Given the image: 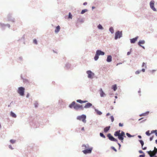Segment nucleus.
<instances>
[{
    "mask_svg": "<svg viewBox=\"0 0 157 157\" xmlns=\"http://www.w3.org/2000/svg\"><path fill=\"white\" fill-rule=\"evenodd\" d=\"M149 113V111H147V112H145V113H142V114H140L139 115L141 117V116H146L148 115V114Z\"/></svg>",
    "mask_w": 157,
    "mask_h": 157,
    "instance_id": "20",
    "label": "nucleus"
},
{
    "mask_svg": "<svg viewBox=\"0 0 157 157\" xmlns=\"http://www.w3.org/2000/svg\"><path fill=\"white\" fill-rule=\"evenodd\" d=\"M71 66V64L69 63H67L65 64V67L69 69L70 68Z\"/></svg>",
    "mask_w": 157,
    "mask_h": 157,
    "instance_id": "31",
    "label": "nucleus"
},
{
    "mask_svg": "<svg viewBox=\"0 0 157 157\" xmlns=\"http://www.w3.org/2000/svg\"><path fill=\"white\" fill-rule=\"evenodd\" d=\"M109 31L112 33L113 34L114 33V30L113 27L112 26L110 27L109 28Z\"/></svg>",
    "mask_w": 157,
    "mask_h": 157,
    "instance_id": "27",
    "label": "nucleus"
},
{
    "mask_svg": "<svg viewBox=\"0 0 157 157\" xmlns=\"http://www.w3.org/2000/svg\"><path fill=\"white\" fill-rule=\"evenodd\" d=\"M82 100L81 99H78L76 100V102H77L80 103V104H82Z\"/></svg>",
    "mask_w": 157,
    "mask_h": 157,
    "instance_id": "36",
    "label": "nucleus"
},
{
    "mask_svg": "<svg viewBox=\"0 0 157 157\" xmlns=\"http://www.w3.org/2000/svg\"><path fill=\"white\" fill-rule=\"evenodd\" d=\"M106 61L108 63H110L112 61V56L110 55H108L107 56Z\"/></svg>",
    "mask_w": 157,
    "mask_h": 157,
    "instance_id": "18",
    "label": "nucleus"
},
{
    "mask_svg": "<svg viewBox=\"0 0 157 157\" xmlns=\"http://www.w3.org/2000/svg\"><path fill=\"white\" fill-rule=\"evenodd\" d=\"M140 47H141L142 48H143L144 49H145V48L144 46L143 45H141V46H140Z\"/></svg>",
    "mask_w": 157,
    "mask_h": 157,
    "instance_id": "63",
    "label": "nucleus"
},
{
    "mask_svg": "<svg viewBox=\"0 0 157 157\" xmlns=\"http://www.w3.org/2000/svg\"><path fill=\"white\" fill-rule=\"evenodd\" d=\"M154 152V151H151V150H150L149 151H147V153L149 154V155H150L149 153L150 152Z\"/></svg>",
    "mask_w": 157,
    "mask_h": 157,
    "instance_id": "47",
    "label": "nucleus"
},
{
    "mask_svg": "<svg viewBox=\"0 0 157 157\" xmlns=\"http://www.w3.org/2000/svg\"><path fill=\"white\" fill-rule=\"evenodd\" d=\"M72 15L70 12H69L68 14V18L70 19H72Z\"/></svg>",
    "mask_w": 157,
    "mask_h": 157,
    "instance_id": "34",
    "label": "nucleus"
},
{
    "mask_svg": "<svg viewBox=\"0 0 157 157\" xmlns=\"http://www.w3.org/2000/svg\"><path fill=\"white\" fill-rule=\"evenodd\" d=\"M144 66H145V68H146L147 67L146 65V64L144 62H143L142 63V67H144Z\"/></svg>",
    "mask_w": 157,
    "mask_h": 157,
    "instance_id": "45",
    "label": "nucleus"
},
{
    "mask_svg": "<svg viewBox=\"0 0 157 157\" xmlns=\"http://www.w3.org/2000/svg\"><path fill=\"white\" fill-rule=\"evenodd\" d=\"M138 152L140 154H145L144 152L141 150H140Z\"/></svg>",
    "mask_w": 157,
    "mask_h": 157,
    "instance_id": "46",
    "label": "nucleus"
},
{
    "mask_svg": "<svg viewBox=\"0 0 157 157\" xmlns=\"http://www.w3.org/2000/svg\"><path fill=\"white\" fill-rule=\"evenodd\" d=\"M145 43V41L144 40H140L137 43V44L139 46L142 45V44H144Z\"/></svg>",
    "mask_w": 157,
    "mask_h": 157,
    "instance_id": "17",
    "label": "nucleus"
},
{
    "mask_svg": "<svg viewBox=\"0 0 157 157\" xmlns=\"http://www.w3.org/2000/svg\"><path fill=\"white\" fill-rule=\"evenodd\" d=\"M16 142V140L13 139H11L10 140V143L12 144H14Z\"/></svg>",
    "mask_w": 157,
    "mask_h": 157,
    "instance_id": "37",
    "label": "nucleus"
},
{
    "mask_svg": "<svg viewBox=\"0 0 157 157\" xmlns=\"http://www.w3.org/2000/svg\"><path fill=\"white\" fill-rule=\"evenodd\" d=\"M122 34L121 31H117L115 33L114 39L115 40L119 39L122 36Z\"/></svg>",
    "mask_w": 157,
    "mask_h": 157,
    "instance_id": "5",
    "label": "nucleus"
},
{
    "mask_svg": "<svg viewBox=\"0 0 157 157\" xmlns=\"http://www.w3.org/2000/svg\"><path fill=\"white\" fill-rule=\"evenodd\" d=\"M135 136L134 135H131L130 134L128 133V137L130 138L131 137H133Z\"/></svg>",
    "mask_w": 157,
    "mask_h": 157,
    "instance_id": "43",
    "label": "nucleus"
},
{
    "mask_svg": "<svg viewBox=\"0 0 157 157\" xmlns=\"http://www.w3.org/2000/svg\"><path fill=\"white\" fill-rule=\"evenodd\" d=\"M34 105L35 108H37L38 107V104L37 101H35Z\"/></svg>",
    "mask_w": 157,
    "mask_h": 157,
    "instance_id": "39",
    "label": "nucleus"
},
{
    "mask_svg": "<svg viewBox=\"0 0 157 157\" xmlns=\"http://www.w3.org/2000/svg\"><path fill=\"white\" fill-rule=\"evenodd\" d=\"M93 148L91 147L90 148H88L87 149L84 150L82 151V152L85 154H90L91 153Z\"/></svg>",
    "mask_w": 157,
    "mask_h": 157,
    "instance_id": "8",
    "label": "nucleus"
},
{
    "mask_svg": "<svg viewBox=\"0 0 157 157\" xmlns=\"http://www.w3.org/2000/svg\"><path fill=\"white\" fill-rule=\"evenodd\" d=\"M153 151L154 152L155 151L156 153V152H157V148H156V147H154V150Z\"/></svg>",
    "mask_w": 157,
    "mask_h": 157,
    "instance_id": "48",
    "label": "nucleus"
},
{
    "mask_svg": "<svg viewBox=\"0 0 157 157\" xmlns=\"http://www.w3.org/2000/svg\"><path fill=\"white\" fill-rule=\"evenodd\" d=\"M7 19L9 21H11L13 22H14V18L11 17V14L10 13L8 14Z\"/></svg>",
    "mask_w": 157,
    "mask_h": 157,
    "instance_id": "16",
    "label": "nucleus"
},
{
    "mask_svg": "<svg viewBox=\"0 0 157 157\" xmlns=\"http://www.w3.org/2000/svg\"><path fill=\"white\" fill-rule=\"evenodd\" d=\"M105 54V52L100 49H98L96 50L95 55L94 57L95 61H97L99 58V56H104Z\"/></svg>",
    "mask_w": 157,
    "mask_h": 157,
    "instance_id": "2",
    "label": "nucleus"
},
{
    "mask_svg": "<svg viewBox=\"0 0 157 157\" xmlns=\"http://www.w3.org/2000/svg\"><path fill=\"white\" fill-rule=\"evenodd\" d=\"M19 59L20 60L22 61V57L20 56L19 57Z\"/></svg>",
    "mask_w": 157,
    "mask_h": 157,
    "instance_id": "57",
    "label": "nucleus"
},
{
    "mask_svg": "<svg viewBox=\"0 0 157 157\" xmlns=\"http://www.w3.org/2000/svg\"><path fill=\"white\" fill-rule=\"evenodd\" d=\"M86 117L85 114H82L80 116H78L76 117V119L77 120L79 121H81L84 123H85L86 122Z\"/></svg>",
    "mask_w": 157,
    "mask_h": 157,
    "instance_id": "4",
    "label": "nucleus"
},
{
    "mask_svg": "<svg viewBox=\"0 0 157 157\" xmlns=\"http://www.w3.org/2000/svg\"><path fill=\"white\" fill-rule=\"evenodd\" d=\"M99 94L100 96L101 97H103L106 95V94L105 92L103 91L102 89L101 88H100L99 90Z\"/></svg>",
    "mask_w": 157,
    "mask_h": 157,
    "instance_id": "15",
    "label": "nucleus"
},
{
    "mask_svg": "<svg viewBox=\"0 0 157 157\" xmlns=\"http://www.w3.org/2000/svg\"><path fill=\"white\" fill-rule=\"evenodd\" d=\"M100 136L101 137H102L103 138H105V136L102 132H100Z\"/></svg>",
    "mask_w": 157,
    "mask_h": 157,
    "instance_id": "32",
    "label": "nucleus"
},
{
    "mask_svg": "<svg viewBox=\"0 0 157 157\" xmlns=\"http://www.w3.org/2000/svg\"><path fill=\"white\" fill-rule=\"evenodd\" d=\"M119 127H122L123 126V124L121 123H120L119 124Z\"/></svg>",
    "mask_w": 157,
    "mask_h": 157,
    "instance_id": "49",
    "label": "nucleus"
},
{
    "mask_svg": "<svg viewBox=\"0 0 157 157\" xmlns=\"http://www.w3.org/2000/svg\"><path fill=\"white\" fill-rule=\"evenodd\" d=\"M117 144H118V146H119V149L121 146V144L119 143L118 142V141L117 142H116Z\"/></svg>",
    "mask_w": 157,
    "mask_h": 157,
    "instance_id": "51",
    "label": "nucleus"
},
{
    "mask_svg": "<svg viewBox=\"0 0 157 157\" xmlns=\"http://www.w3.org/2000/svg\"><path fill=\"white\" fill-rule=\"evenodd\" d=\"M110 126H108L106 127L104 129V132L105 133H107L110 130Z\"/></svg>",
    "mask_w": 157,
    "mask_h": 157,
    "instance_id": "19",
    "label": "nucleus"
},
{
    "mask_svg": "<svg viewBox=\"0 0 157 157\" xmlns=\"http://www.w3.org/2000/svg\"><path fill=\"white\" fill-rule=\"evenodd\" d=\"M139 37V36H137L135 38L130 39V42L131 44H134L137 41Z\"/></svg>",
    "mask_w": 157,
    "mask_h": 157,
    "instance_id": "13",
    "label": "nucleus"
},
{
    "mask_svg": "<svg viewBox=\"0 0 157 157\" xmlns=\"http://www.w3.org/2000/svg\"><path fill=\"white\" fill-rule=\"evenodd\" d=\"M84 108V107L83 106V105L77 103L76 106L75 107V109L76 110H78L79 109H80L81 110H83Z\"/></svg>",
    "mask_w": 157,
    "mask_h": 157,
    "instance_id": "9",
    "label": "nucleus"
},
{
    "mask_svg": "<svg viewBox=\"0 0 157 157\" xmlns=\"http://www.w3.org/2000/svg\"><path fill=\"white\" fill-rule=\"evenodd\" d=\"M154 3L155 1L152 0L150 2V6L152 10L154 11H157L156 9L154 7Z\"/></svg>",
    "mask_w": 157,
    "mask_h": 157,
    "instance_id": "10",
    "label": "nucleus"
},
{
    "mask_svg": "<svg viewBox=\"0 0 157 157\" xmlns=\"http://www.w3.org/2000/svg\"><path fill=\"white\" fill-rule=\"evenodd\" d=\"M87 4V3L86 2H85L83 3V5L84 6L86 5Z\"/></svg>",
    "mask_w": 157,
    "mask_h": 157,
    "instance_id": "61",
    "label": "nucleus"
},
{
    "mask_svg": "<svg viewBox=\"0 0 157 157\" xmlns=\"http://www.w3.org/2000/svg\"><path fill=\"white\" fill-rule=\"evenodd\" d=\"M141 71V70H137L136 71L135 74H136V75L139 74L140 73Z\"/></svg>",
    "mask_w": 157,
    "mask_h": 157,
    "instance_id": "41",
    "label": "nucleus"
},
{
    "mask_svg": "<svg viewBox=\"0 0 157 157\" xmlns=\"http://www.w3.org/2000/svg\"><path fill=\"white\" fill-rule=\"evenodd\" d=\"M92 103L88 102L86 103L85 106H84L85 109H88L90 108L91 107L93 106Z\"/></svg>",
    "mask_w": 157,
    "mask_h": 157,
    "instance_id": "14",
    "label": "nucleus"
},
{
    "mask_svg": "<svg viewBox=\"0 0 157 157\" xmlns=\"http://www.w3.org/2000/svg\"><path fill=\"white\" fill-rule=\"evenodd\" d=\"M87 102H88V101L87 100H82V104L86 103H87Z\"/></svg>",
    "mask_w": 157,
    "mask_h": 157,
    "instance_id": "52",
    "label": "nucleus"
},
{
    "mask_svg": "<svg viewBox=\"0 0 157 157\" xmlns=\"http://www.w3.org/2000/svg\"><path fill=\"white\" fill-rule=\"evenodd\" d=\"M155 132H157V130H152L151 131V134H153L154 133H155Z\"/></svg>",
    "mask_w": 157,
    "mask_h": 157,
    "instance_id": "42",
    "label": "nucleus"
},
{
    "mask_svg": "<svg viewBox=\"0 0 157 157\" xmlns=\"http://www.w3.org/2000/svg\"><path fill=\"white\" fill-rule=\"evenodd\" d=\"M141 70V71H142L143 72H144L145 71V70L144 68H142Z\"/></svg>",
    "mask_w": 157,
    "mask_h": 157,
    "instance_id": "59",
    "label": "nucleus"
},
{
    "mask_svg": "<svg viewBox=\"0 0 157 157\" xmlns=\"http://www.w3.org/2000/svg\"><path fill=\"white\" fill-rule=\"evenodd\" d=\"M9 147L12 150L13 149V148L12 147L11 145H9Z\"/></svg>",
    "mask_w": 157,
    "mask_h": 157,
    "instance_id": "54",
    "label": "nucleus"
},
{
    "mask_svg": "<svg viewBox=\"0 0 157 157\" xmlns=\"http://www.w3.org/2000/svg\"><path fill=\"white\" fill-rule=\"evenodd\" d=\"M114 136L116 137H117L118 139L123 142L124 137H126L125 132L120 130L116 131L114 133Z\"/></svg>",
    "mask_w": 157,
    "mask_h": 157,
    "instance_id": "1",
    "label": "nucleus"
},
{
    "mask_svg": "<svg viewBox=\"0 0 157 157\" xmlns=\"http://www.w3.org/2000/svg\"><path fill=\"white\" fill-rule=\"evenodd\" d=\"M111 148L113 150H114L115 151L117 152V150L113 146H112L111 147Z\"/></svg>",
    "mask_w": 157,
    "mask_h": 157,
    "instance_id": "38",
    "label": "nucleus"
},
{
    "mask_svg": "<svg viewBox=\"0 0 157 157\" xmlns=\"http://www.w3.org/2000/svg\"><path fill=\"white\" fill-rule=\"evenodd\" d=\"M79 21L80 22H83V21L82 19H80L79 20Z\"/></svg>",
    "mask_w": 157,
    "mask_h": 157,
    "instance_id": "62",
    "label": "nucleus"
},
{
    "mask_svg": "<svg viewBox=\"0 0 157 157\" xmlns=\"http://www.w3.org/2000/svg\"><path fill=\"white\" fill-rule=\"evenodd\" d=\"M25 87L21 86L18 88L17 90V93L21 96H24L25 95Z\"/></svg>",
    "mask_w": 157,
    "mask_h": 157,
    "instance_id": "3",
    "label": "nucleus"
},
{
    "mask_svg": "<svg viewBox=\"0 0 157 157\" xmlns=\"http://www.w3.org/2000/svg\"><path fill=\"white\" fill-rule=\"evenodd\" d=\"M145 134L147 136H150V135L151 134V133H150V131L149 130H148L147 131H146V132Z\"/></svg>",
    "mask_w": 157,
    "mask_h": 157,
    "instance_id": "33",
    "label": "nucleus"
},
{
    "mask_svg": "<svg viewBox=\"0 0 157 157\" xmlns=\"http://www.w3.org/2000/svg\"><path fill=\"white\" fill-rule=\"evenodd\" d=\"M33 43L36 44H37V40L36 39H34L33 40Z\"/></svg>",
    "mask_w": 157,
    "mask_h": 157,
    "instance_id": "40",
    "label": "nucleus"
},
{
    "mask_svg": "<svg viewBox=\"0 0 157 157\" xmlns=\"http://www.w3.org/2000/svg\"><path fill=\"white\" fill-rule=\"evenodd\" d=\"M146 120V119H145L143 120H142V121H140V123H143L144 122H145Z\"/></svg>",
    "mask_w": 157,
    "mask_h": 157,
    "instance_id": "56",
    "label": "nucleus"
},
{
    "mask_svg": "<svg viewBox=\"0 0 157 157\" xmlns=\"http://www.w3.org/2000/svg\"><path fill=\"white\" fill-rule=\"evenodd\" d=\"M92 108L94 110L95 113L97 115H101L102 114V113L98 109H96L94 106H92Z\"/></svg>",
    "mask_w": 157,
    "mask_h": 157,
    "instance_id": "11",
    "label": "nucleus"
},
{
    "mask_svg": "<svg viewBox=\"0 0 157 157\" xmlns=\"http://www.w3.org/2000/svg\"><path fill=\"white\" fill-rule=\"evenodd\" d=\"M10 116L13 118H16L17 117L16 114L12 111L10 112Z\"/></svg>",
    "mask_w": 157,
    "mask_h": 157,
    "instance_id": "24",
    "label": "nucleus"
},
{
    "mask_svg": "<svg viewBox=\"0 0 157 157\" xmlns=\"http://www.w3.org/2000/svg\"><path fill=\"white\" fill-rule=\"evenodd\" d=\"M117 85L116 84L113 85L111 87V89L114 91L117 90Z\"/></svg>",
    "mask_w": 157,
    "mask_h": 157,
    "instance_id": "23",
    "label": "nucleus"
},
{
    "mask_svg": "<svg viewBox=\"0 0 157 157\" xmlns=\"http://www.w3.org/2000/svg\"><path fill=\"white\" fill-rule=\"evenodd\" d=\"M110 119L112 122H113L114 119V117L113 116H110Z\"/></svg>",
    "mask_w": 157,
    "mask_h": 157,
    "instance_id": "35",
    "label": "nucleus"
},
{
    "mask_svg": "<svg viewBox=\"0 0 157 157\" xmlns=\"http://www.w3.org/2000/svg\"><path fill=\"white\" fill-rule=\"evenodd\" d=\"M60 29V26L59 25H58L56 28L55 29V33H58Z\"/></svg>",
    "mask_w": 157,
    "mask_h": 157,
    "instance_id": "21",
    "label": "nucleus"
},
{
    "mask_svg": "<svg viewBox=\"0 0 157 157\" xmlns=\"http://www.w3.org/2000/svg\"><path fill=\"white\" fill-rule=\"evenodd\" d=\"M29 93H27V94L26 95V97L27 98H28L29 97Z\"/></svg>",
    "mask_w": 157,
    "mask_h": 157,
    "instance_id": "60",
    "label": "nucleus"
},
{
    "mask_svg": "<svg viewBox=\"0 0 157 157\" xmlns=\"http://www.w3.org/2000/svg\"><path fill=\"white\" fill-rule=\"evenodd\" d=\"M0 26L2 28V30H4L5 29V27L6 26V24L0 23Z\"/></svg>",
    "mask_w": 157,
    "mask_h": 157,
    "instance_id": "25",
    "label": "nucleus"
},
{
    "mask_svg": "<svg viewBox=\"0 0 157 157\" xmlns=\"http://www.w3.org/2000/svg\"><path fill=\"white\" fill-rule=\"evenodd\" d=\"M138 137L140 139L142 138V136L140 135H138Z\"/></svg>",
    "mask_w": 157,
    "mask_h": 157,
    "instance_id": "64",
    "label": "nucleus"
},
{
    "mask_svg": "<svg viewBox=\"0 0 157 157\" xmlns=\"http://www.w3.org/2000/svg\"><path fill=\"white\" fill-rule=\"evenodd\" d=\"M88 11V10L87 9H83L82 10L81 13H80L81 14H84V13H85L87 12Z\"/></svg>",
    "mask_w": 157,
    "mask_h": 157,
    "instance_id": "30",
    "label": "nucleus"
},
{
    "mask_svg": "<svg viewBox=\"0 0 157 157\" xmlns=\"http://www.w3.org/2000/svg\"><path fill=\"white\" fill-rule=\"evenodd\" d=\"M138 93L139 94H139V96H140L141 95V94H140V93H141V91H140V89H139V90L138 91Z\"/></svg>",
    "mask_w": 157,
    "mask_h": 157,
    "instance_id": "53",
    "label": "nucleus"
},
{
    "mask_svg": "<svg viewBox=\"0 0 157 157\" xmlns=\"http://www.w3.org/2000/svg\"><path fill=\"white\" fill-rule=\"evenodd\" d=\"M21 78L23 80V82L26 84H28L29 83V81L28 79L23 78L22 76H21Z\"/></svg>",
    "mask_w": 157,
    "mask_h": 157,
    "instance_id": "22",
    "label": "nucleus"
},
{
    "mask_svg": "<svg viewBox=\"0 0 157 157\" xmlns=\"http://www.w3.org/2000/svg\"><path fill=\"white\" fill-rule=\"evenodd\" d=\"M87 74V77L88 78L92 79L94 75V74L90 70H88L86 71Z\"/></svg>",
    "mask_w": 157,
    "mask_h": 157,
    "instance_id": "6",
    "label": "nucleus"
},
{
    "mask_svg": "<svg viewBox=\"0 0 157 157\" xmlns=\"http://www.w3.org/2000/svg\"><path fill=\"white\" fill-rule=\"evenodd\" d=\"M107 136L109 139L110 141H114L115 142H117L118 140L117 139L114 138L113 136L110 133H109L107 135Z\"/></svg>",
    "mask_w": 157,
    "mask_h": 157,
    "instance_id": "7",
    "label": "nucleus"
},
{
    "mask_svg": "<svg viewBox=\"0 0 157 157\" xmlns=\"http://www.w3.org/2000/svg\"><path fill=\"white\" fill-rule=\"evenodd\" d=\"M156 153H155L154 155H152L151 154H150L149 155V156L150 157H157V156H155Z\"/></svg>",
    "mask_w": 157,
    "mask_h": 157,
    "instance_id": "44",
    "label": "nucleus"
},
{
    "mask_svg": "<svg viewBox=\"0 0 157 157\" xmlns=\"http://www.w3.org/2000/svg\"><path fill=\"white\" fill-rule=\"evenodd\" d=\"M138 141L141 144V147H142L143 146L144 144V142L143 140H138Z\"/></svg>",
    "mask_w": 157,
    "mask_h": 157,
    "instance_id": "29",
    "label": "nucleus"
},
{
    "mask_svg": "<svg viewBox=\"0 0 157 157\" xmlns=\"http://www.w3.org/2000/svg\"><path fill=\"white\" fill-rule=\"evenodd\" d=\"M77 103L75 101H73L71 104L69 105V107L70 109L73 108L75 109V107L76 106Z\"/></svg>",
    "mask_w": 157,
    "mask_h": 157,
    "instance_id": "12",
    "label": "nucleus"
},
{
    "mask_svg": "<svg viewBox=\"0 0 157 157\" xmlns=\"http://www.w3.org/2000/svg\"><path fill=\"white\" fill-rule=\"evenodd\" d=\"M142 148L143 150H145L147 149V147H142Z\"/></svg>",
    "mask_w": 157,
    "mask_h": 157,
    "instance_id": "55",
    "label": "nucleus"
},
{
    "mask_svg": "<svg viewBox=\"0 0 157 157\" xmlns=\"http://www.w3.org/2000/svg\"><path fill=\"white\" fill-rule=\"evenodd\" d=\"M6 26H7L9 28H10V25L9 24H6Z\"/></svg>",
    "mask_w": 157,
    "mask_h": 157,
    "instance_id": "58",
    "label": "nucleus"
},
{
    "mask_svg": "<svg viewBox=\"0 0 157 157\" xmlns=\"http://www.w3.org/2000/svg\"><path fill=\"white\" fill-rule=\"evenodd\" d=\"M97 28H98L100 30H103L104 29V28L102 26V25L100 24H99L98 26H97Z\"/></svg>",
    "mask_w": 157,
    "mask_h": 157,
    "instance_id": "28",
    "label": "nucleus"
},
{
    "mask_svg": "<svg viewBox=\"0 0 157 157\" xmlns=\"http://www.w3.org/2000/svg\"><path fill=\"white\" fill-rule=\"evenodd\" d=\"M88 146H89V145L88 144H87L86 145L84 144L82 145V147H83V148L84 147V148H83V149H84V150L88 148H89V147H88Z\"/></svg>",
    "mask_w": 157,
    "mask_h": 157,
    "instance_id": "26",
    "label": "nucleus"
},
{
    "mask_svg": "<svg viewBox=\"0 0 157 157\" xmlns=\"http://www.w3.org/2000/svg\"><path fill=\"white\" fill-rule=\"evenodd\" d=\"M153 138H154V136H151L149 138L150 141H152L153 140Z\"/></svg>",
    "mask_w": 157,
    "mask_h": 157,
    "instance_id": "50",
    "label": "nucleus"
}]
</instances>
